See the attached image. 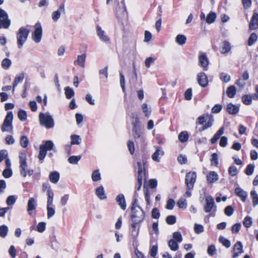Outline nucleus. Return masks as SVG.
<instances>
[{
  "mask_svg": "<svg viewBox=\"0 0 258 258\" xmlns=\"http://www.w3.org/2000/svg\"><path fill=\"white\" fill-rule=\"evenodd\" d=\"M46 228V223L44 222H39L37 226V230L40 233L43 232Z\"/></svg>",
  "mask_w": 258,
  "mask_h": 258,
  "instance_id": "774afa93",
  "label": "nucleus"
},
{
  "mask_svg": "<svg viewBox=\"0 0 258 258\" xmlns=\"http://www.w3.org/2000/svg\"><path fill=\"white\" fill-rule=\"evenodd\" d=\"M216 248L214 244L209 245L207 249V253L210 256H213L216 252Z\"/></svg>",
  "mask_w": 258,
  "mask_h": 258,
  "instance_id": "052dcab7",
  "label": "nucleus"
},
{
  "mask_svg": "<svg viewBox=\"0 0 258 258\" xmlns=\"http://www.w3.org/2000/svg\"><path fill=\"white\" fill-rule=\"evenodd\" d=\"M18 117L19 119L22 121L26 120L27 117L26 112L23 110H19L18 113Z\"/></svg>",
  "mask_w": 258,
  "mask_h": 258,
  "instance_id": "864d4df0",
  "label": "nucleus"
},
{
  "mask_svg": "<svg viewBox=\"0 0 258 258\" xmlns=\"http://www.w3.org/2000/svg\"><path fill=\"white\" fill-rule=\"evenodd\" d=\"M252 96L248 95H244L242 97V101L245 105H250L252 102Z\"/></svg>",
  "mask_w": 258,
  "mask_h": 258,
  "instance_id": "603ef678",
  "label": "nucleus"
},
{
  "mask_svg": "<svg viewBox=\"0 0 258 258\" xmlns=\"http://www.w3.org/2000/svg\"><path fill=\"white\" fill-rule=\"evenodd\" d=\"M96 195L100 200H104L106 198V196L102 186H100L96 188Z\"/></svg>",
  "mask_w": 258,
  "mask_h": 258,
  "instance_id": "c85d7f7f",
  "label": "nucleus"
},
{
  "mask_svg": "<svg viewBox=\"0 0 258 258\" xmlns=\"http://www.w3.org/2000/svg\"><path fill=\"white\" fill-rule=\"evenodd\" d=\"M116 201L122 210H124L126 209V203L123 194L118 195L116 198Z\"/></svg>",
  "mask_w": 258,
  "mask_h": 258,
  "instance_id": "b1692460",
  "label": "nucleus"
},
{
  "mask_svg": "<svg viewBox=\"0 0 258 258\" xmlns=\"http://www.w3.org/2000/svg\"><path fill=\"white\" fill-rule=\"evenodd\" d=\"M178 243L182 241V237L180 232H175L173 234V239Z\"/></svg>",
  "mask_w": 258,
  "mask_h": 258,
  "instance_id": "4d7b16f0",
  "label": "nucleus"
},
{
  "mask_svg": "<svg viewBox=\"0 0 258 258\" xmlns=\"http://www.w3.org/2000/svg\"><path fill=\"white\" fill-rule=\"evenodd\" d=\"M250 196L252 198L253 206L255 207L258 205V195L256 191L252 190L250 192Z\"/></svg>",
  "mask_w": 258,
  "mask_h": 258,
  "instance_id": "a19ab883",
  "label": "nucleus"
},
{
  "mask_svg": "<svg viewBox=\"0 0 258 258\" xmlns=\"http://www.w3.org/2000/svg\"><path fill=\"white\" fill-rule=\"evenodd\" d=\"M231 49V46L230 43L227 41H224L221 52L223 54H226L230 52Z\"/></svg>",
  "mask_w": 258,
  "mask_h": 258,
  "instance_id": "7c9ffc66",
  "label": "nucleus"
},
{
  "mask_svg": "<svg viewBox=\"0 0 258 258\" xmlns=\"http://www.w3.org/2000/svg\"><path fill=\"white\" fill-rule=\"evenodd\" d=\"M238 171L237 168L234 165L230 166L228 169V173L231 176H234L236 175L238 173Z\"/></svg>",
  "mask_w": 258,
  "mask_h": 258,
  "instance_id": "680f3d73",
  "label": "nucleus"
},
{
  "mask_svg": "<svg viewBox=\"0 0 258 258\" xmlns=\"http://www.w3.org/2000/svg\"><path fill=\"white\" fill-rule=\"evenodd\" d=\"M9 229L7 226L3 225L0 226V236L5 238L8 234Z\"/></svg>",
  "mask_w": 258,
  "mask_h": 258,
  "instance_id": "ea45409f",
  "label": "nucleus"
},
{
  "mask_svg": "<svg viewBox=\"0 0 258 258\" xmlns=\"http://www.w3.org/2000/svg\"><path fill=\"white\" fill-rule=\"evenodd\" d=\"M49 180L53 183H56L59 179V174L57 171L50 172L49 174Z\"/></svg>",
  "mask_w": 258,
  "mask_h": 258,
  "instance_id": "cd10ccee",
  "label": "nucleus"
},
{
  "mask_svg": "<svg viewBox=\"0 0 258 258\" xmlns=\"http://www.w3.org/2000/svg\"><path fill=\"white\" fill-rule=\"evenodd\" d=\"M186 40V37L183 35H178L176 37L175 41L180 45H183L185 43Z\"/></svg>",
  "mask_w": 258,
  "mask_h": 258,
  "instance_id": "58836bf2",
  "label": "nucleus"
},
{
  "mask_svg": "<svg viewBox=\"0 0 258 258\" xmlns=\"http://www.w3.org/2000/svg\"><path fill=\"white\" fill-rule=\"evenodd\" d=\"M255 166L253 164H248L245 171V173L247 175H251L253 174Z\"/></svg>",
  "mask_w": 258,
  "mask_h": 258,
  "instance_id": "6e6d98bb",
  "label": "nucleus"
},
{
  "mask_svg": "<svg viewBox=\"0 0 258 258\" xmlns=\"http://www.w3.org/2000/svg\"><path fill=\"white\" fill-rule=\"evenodd\" d=\"M47 209V217L48 219H50L53 217L55 213V209L52 207H48Z\"/></svg>",
  "mask_w": 258,
  "mask_h": 258,
  "instance_id": "e2e57ef3",
  "label": "nucleus"
},
{
  "mask_svg": "<svg viewBox=\"0 0 258 258\" xmlns=\"http://www.w3.org/2000/svg\"><path fill=\"white\" fill-rule=\"evenodd\" d=\"M139 224V223L133 222L131 226L130 233L133 239H136L139 235L140 228Z\"/></svg>",
  "mask_w": 258,
  "mask_h": 258,
  "instance_id": "a211bd4d",
  "label": "nucleus"
},
{
  "mask_svg": "<svg viewBox=\"0 0 258 258\" xmlns=\"http://www.w3.org/2000/svg\"><path fill=\"white\" fill-rule=\"evenodd\" d=\"M13 119V114L12 111H9L5 117L4 121L1 127L2 131L3 132H11L13 130L12 121Z\"/></svg>",
  "mask_w": 258,
  "mask_h": 258,
  "instance_id": "423d86ee",
  "label": "nucleus"
},
{
  "mask_svg": "<svg viewBox=\"0 0 258 258\" xmlns=\"http://www.w3.org/2000/svg\"><path fill=\"white\" fill-rule=\"evenodd\" d=\"M81 156H72L68 159V161L72 164H76L81 160Z\"/></svg>",
  "mask_w": 258,
  "mask_h": 258,
  "instance_id": "09e8293b",
  "label": "nucleus"
},
{
  "mask_svg": "<svg viewBox=\"0 0 258 258\" xmlns=\"http://www.w3.org/2000/svg\"><path fill=\"white\" fill-rule=\"evenodd\" d=\"M86 57L85 54L78 55L76 60L77 64L81 67H85Z\"/></svg>",
  "mask_w": 258,
  "mask_h": 258,
  "instance_id": "72a5a7b5",
  "label": "nucleus"
},
{
  "mask_svg": "<svg viewBox=\"0 0 258 258\" xmlns=\"http://www.w3.org/2000/svg\"><path fill=\"white\" fill-rule=\"evenodd\" d=\"M40 123L47 129L52 128L54 125L52 116L49 112L40 113L39 115Z\"/></svg>",
  "mask_w": 258,
  "mask_h": 258,
  "instance_id": "f03ea898",
  "label": "nucleus"
},
{
  "mask_svg": "<svg viewBox=\"0 0 258 258\" xmlns=\"http://www.w3.org/2000/svg\"><path fill=\"white\" fill-rule=\"evenodd\" d=\"M206 178L209 183H213L218 180L219 175L215 171H210L207 174Z\"/></svg>",
  "mask_w": 258,
  "mask_h": 258,
  "instance_id": "412c9836",
  "label": "nucleus"
},
{
  "mask_svg": "<svg viewBox=\"0 0 258 258\" xmlns=\"http://www.w3.org/2000/svg\"><path fill=\"white\" fill-rule=\"evenodd\" d=\"M224 130V127L222 126L216 132L213 137L211 139V143L212 144H214L217 142L220 137L223 134Z\"/></svg>",
  "mask_w": 258,
  "mask_h": 258,
  "instance_id": "a878e982",
  "label": "nucleus"
},
{
  "mask_svg": "<svg viewBox=\"0 0 258 258\" xmlns=\"http://www.w3.org/2000/svg\"><path fill=\"white\" fill-rule=\"evenodd\" d=\"M214 120V119L213 116L211 114H209L208 119L206 123L202 127V130H205L208 128L211 127L213 125Z\"/></svg>",
  "mask_w": 258,
  "mask_h": 258,
  "instance_id": "2f4dec72",
  "label": "nucleus"
},
{
  "mask_svg": "<svg viewBox=\"0 0 258 258\" xmlns=\"http://www.w3.org/2000/svg\"><path fill=\"white\" fill-rule=\"evenodd\" d=\"M20 173L24 177L27 175L31 176L34 172L33 169H27V164L26 162V154L25 152H21L19 154Z\"/></svg>",
  "mask_w": 258,
  "mask_h": 258,
  "instance_id": "f257e3e1",
  "label": "nucleus"
},
{
  "mask_svg": "<svg viewBox=\"0 0 258 258\" xmlns=\"http://www.w3.org/2000/svg\"><path fill=\"white\" fill-rule=\"evenodd\" d=\"M188 135L186 132H182L178 135V139L181 142H185L188 140Z\"/></svg>",
  "mask_w": 258,
  "mask_h": 258,
  "instance_id": "a18cd8bd",
  "label": "nucleus"
},
{
  "mask_svg": "<svg viewBox=\"0 0 258 258\" xmlns=\"http://www.w3.org/2000/svg\"><path fill=\"white\" fill-rule=\"evenodd\" d=\"M92 179L93 181H98L101 180V175L99 170H94L92 174Z\"/></svg>",
  "mask_w": 258,
  "mask_h": 258,
  "instance_id": "37998d69",
  "label": "nucleus"
},
{
  "mask_svg": "<svg viewBox=\"0 0 258 258\" xmlns=\"http://www.w3.org/2000/svg\"><path fill=\"white\" fill-rule=\"evenodd\" d=\"M178 243L175 241L174 239H170L168 241V246L170 249L172 251H176L178 250L179 246Z\"/></svg>",
  "mask_w": 258,
  "mask_h": 258,
  "instance_id": "f704fd0d",
  "label": "nucleus"
},
{
  "mask_svg": "<svg viewBox=\"0 0 258 258\" xmlns=\"http://www.w3.org/2000/svg\"><path fill=\"white\" fill-rule=\"evenodd\" d=\"M61 13H65L64 4L63 3L61 4L59 6L58 9L52 13L51 18L53 21L56 22L60 18Z\"/></svg>",
  "mask_w": 258,
  "mask_h": 258,
  "instance_id": "ddd939ff",
  "label": "nucleus"
},
{
  "mask_svg": "<svg viewBox=\"0 0 258 258\" xmlns=\"http://www.w3.org/2000/svg\"><path fill=\"white\" fill-rule=\"evenodd\" d=\"M152 217L154 219H158L160 216V213L157 208H154L151 212Z\"/></svg>",
  "mask_w": 258,
  "mask_h": 258,
  "instance_id": "0e129e2a",
  "label": "nucleus"
},
{
  "mask_svg": "<svg viewBox=\"0 0 258 258\" xmlns=\"http://www.w3.org/2000/svg\"><path fill=\"white\" fill-rule=\"evenodd\" d=\"M142 109L145 115L148 117L151 113V107H149L147 103H143L142 105Z\"/></svg>",
  "mask_w": 258,
  "mask_h": 258,
  "instance_id": "c9c22d12",
  "label": "nucleus"
},
{
  "mask_svg": "<svg viewBox=\"0 0 258 258\" xmlns=\"http://www.w3.org/2000/svg\"><path fill=\"white\" fill-rule=\"evenodd\" d=\"M71 144L72 145H79L81 142V139L79 136L72 135L71 136Z\"/></svg>",
  "mask_w": 258,
  "mask_h": 258,
  "instance_id": "c03bdc74",
  "label": "nucleus"
},
{
  "mask_svg": "<svg viewBox=\"0 0 258 258\" xmlns=\"http://www.w3.org/2000/svg\"><path fill=\"white\" fill-rule=\"evenodd\" d=\"M208 114H204L203 115L199 116L198 118V123L199 124L204 125L205 124L204 123L206 122L208 119Z\"/></svg>",
  "mask_w": 258,
  "mask_h": 258,
  "instance_id": "8fccbe9b",
  "label": "nucleus"
},
{
  "mask_svg": "<svg viewBox=\"0 0 258 258\" xmlns=\"http://www.w3.org/2000/svg\"><path fill=\"white\" fill-rule=\"evenodd\" d=\"M131 218L133 222L140 223L145 218V212L141 207L132 208Z\"/></svg>",
  "mask_w": 258,
  "mask_h": 258,
  "instance_id": "20e7f679",
  "label": "nucleus"
},
{
  "mask_svg": "<svg viewBox=\"0 0 258 258\" xmlns=\"http://www.w3.org/2000/svg\"><path fill=\"white\" fill-rule=\"evenodd\" d=\"M39 150L38 158L40 160L43 161L46 155L47 151L43 148V147L41 146H40Z\"/></svg>",
  "mask_w": 258,
  "mask_h": 258,
  "instance_id": "3c124183",
  "label": "nucleus"
},
{
  "mask_svg": "<svg viewBox=\"0 0 258 258\" xmlns=\"http://www.w3.org/2000/svg\"><path fill=\"white\" fill-rule=\"evenodd\" d=\"M146 161L143 160V163L140 162H137V165L138 166V182L137 185L136 187V190H139L141 187L142 185V181L143 178L145 175V164Z\"/></svg>",
  "mask_w": 258,
  "mask_h": 258,
  "instance_id": "39448f33",
  "label": "nucleus"
},
{
  "mask_svg": "<svg viewBox=\"0 0 258 258\" xmlns=\"http://www.w3.org/2000/svg\"><path fill=\"white\" fill-rule=\"evenodd\" d=\"M25 75L23 73H22L17 75L13 82V91H14L16 87L18 85L19 83L22 82L24 78Z\"/></svg>",
  "mask_w": 258,
  "mask_h": 258,
  "instance_id": "bb28decb",
  "label": "nucleus"
},
{
  "mask_svg": "<svg viewBox=\"0 0 258 258\" xmlns=\"http://www.w3.org/2000/svg\"><path fill=\"white\" fill-rule=\"evenodd\" d=\"M36 201L33 198H30L27 204V211L30 215L33 216L32 211L36 209Z\"/></svg>",
  "mask_w": 258,
  "mask_h": 258,
  "instance_id": "6ab92c4d",
  "label": "nucleus"
},
{
  "mask_svg": "<svg viewBox=\"0 0 258 258\" xmlns=\"http://www.w3.org/2000/svg\"><path fill=\"white\" fill-rule=\"evenodd\" d=\"M199 64L203 70L207 71L208 69L209 60L205 53H201L199 56Z\"/></svg>",
  "mask_w": 258,
  "mask_h": 258,
  "instance_id": "4468645a",
  "label": "nucleus"
},
{
  "mask_svg": "<svg viewBox=\"0 0 258 258\" xmlns=\"http://www.w3.org/2000/svg\"><path fill=\"white\" fill-rule=\"evenodd\" d=\"M194 230L196 233L200 234L204 231V227L203 225L198 224H195Z\"/></svg>",
  "mask_w": 258,
  "mask_h": 258,
  "instance_id": "69168bd1",
  "label": "nucleus"
},
{
  "mask_svg": "<svg viewBox=\"0 0 258 258\" xmlns=\"http://www.w3.org/2000/svg\"><path fill=\"white\" fill-rule=\"evenodd\" d=\"M233 254L232 255V258H236L243 252V246L241 242L237 241L234 245L233 247Z\"/></svg>",
  "mask_w": 258,
  "mask_h": 258,
  "instance_id": "f8f14e48",
  "label": "nucleus"
},
{
  "mask_svg": "<svg viewBox=\"0 0 258 258\" xmlns=\"http://www.w3.org/2000/svg\"><path fill=\"white\" fill-rule=\"evenodd\" d=\"M133 137L137 143L144 144L146 140V137L143 132L140 129L134 125L133 129Z\"/></svg>",
  "mask_w": 258,
  "mask_h": 258,
  "instance_id": "1a4fd4ad",
  "label": "nucleus"
},
{
  "mask_svg": "<svg viewBox=\"0 0 258 258\" xmlns=\"http://www.w3.org/2000/svg\"><path fill=\"white\" fill-rule=\"evenodd\" d=\"M217 16L215 13L210 12L206 18V21L208 24H211L215 21Z\"/></svg>",
  "mask_w": 258,
  "mask_h": 258,
  "instance_id": "4c0bfd02",
  "label": "nucleus"
},
{
  "mask_svg": "<svg viewBox=\"0 0 258 258\" xmlns=\"http://www.w3.org/2000/svg\"><path fill=\"white\" fill-rule=\"evenodd\" d=\"M178 206L180 208L185 209L187 207L186 200L184 199H180L177 203Z\"/></svg>",
  "mask_w": 258,
  "mask_h": 258,
  "instance_id": "338daca9",
  "label": "nucleus"
},
{
  "mask_svg": "<svg viewBox=\"0 0 258 258\" xmlns=\"http://www.w3.org/2000/svg\"><path fill=\"white\" fill-rule=\"evenodd\" d=\"M243 224L245 227L249 228L252 224V218L248 216H246L243 220Z\"/></svg>",
  "mask_w": 258,
  "mask_h": 258,
  "instance_id": "de8ad7c7",
  "label": "nucleus"
},
{
  "mask_svg": "<svg viewBox=\"0 0 258 258\" xmlns=\"http://www.w3.org/2000/svg\"><path fill=\"white\" fill-rule=\"evenodd\" d=\"M47 207H51L53 203V199L54 194L51 189H48L47 191Z\"/></svg>",
  "mask_w": 258,
  "mask_h": 258,
  "instance_id": "c756f323",
  "label": "nucleus"
},
{
  "mask_svg": "<svg viewBox=\"0 0 258 258\" xmlns=\"http://www.w3.org/2000/svg\"><path fill=\"white\" fill-rule=\"evenodd\" d=\"M206 204L204 206V211L206 213H210L211 211L216 212L217 207L215 205L214 198L210 196H207L205 198Z\"/></svg>",
  "mask_w": 258,
  "mask_h": 258,
  "instance_id": "9d476101",
  "label": "nucleus"
},
{
  "mask_svg": "<svg viewBox=\"0 0 258 258\" xmlns=\"http://www.w3.org/2000/svg\"><path fill=\"white\" fill-rule=\"evenodd\" d=\"M220 79L225 83L229 82L231 80V77L225 73H221L220 75Z\"/></svg>",
  "mask_w": 258,
  "mask_h": 258,
  "instance_id": "bf43d9fd",
  "label": "nucleus"
},
{
  "mask_svg": "<svg viewBox=\"0 0 258 258\" xmlns=\"http://www.w3.org/2000/svg\"><path fill=\"white\" fill-rule=\"evenodd\" d=\"M239 110V106L231 103L227 105V111L230 114H236Z\"/></svg>",
  "mask_w": 258,
  "mask_h": 258,
  "instance_id": "5701e85b",
  "label": "nucleus"
},
{
  "mask_svg": "<svg viewBox=\"0 0 258 258\" xmlns=\"http://www.w3.org/2000/svg\"><path fill=\"white\" fill-rule=\"evenodd\" d=\"M29 30L24 27H21L17 34V45L19 48H21L26 41Z\"/></svg>",
  "mask_w": 258,
  "mask_h": 258,
  "instance_id": "7ed1b4c3",
  "label": "nucleus"
},
{
  "mask_svg": "<svg viewBox=\"0 0 258 258\" xmlns=\"http://www.w3.org/2000/svg\"><path fill=\"white\" fill-rule=\"evenodd\" d=\"M12 64L11 60L7 58H4L2 62V67L5 70L8 69Z\"/></svg>",
  "mask_w": 258,
  "mask_h": 258,
  "instance_id": "49530a36",
  "label": "nucleus"
},
{
  "mask_svg": "<svg viewBox=\"0 0 258 258\" xmlns=\"http://www.w3.org/2000/svg\"><path fill=\"white\" fill-rule=\"evenodd\" d=\"M11 24L7 13L0 8V28L8 29Z\"/></svg>",
  "mask_w": 258,
  "mask_h": 258,
  "instance_id": "6e6552de",
  "label": "nucleus"
},
{
  "mask_svg": "<svg viewBox=\"0 0 258 258\" xmlns=\"http://www.w3.org/2000/svg\"><path fill=\"white\" fill-rule=\"evenodd\" d=\"M155 148L156 151L152 155V159L155 162H159L161 157L164 155V152L161 147L156 146Z\"/></svg>",
  "mask_w": 258,
  "mask_h": 258,
  "instance_id": "dca6fc26",
  "label": "nucleus"
},
{
  "mask_svg": "<svg viewBox=\"0 0 258 258\" xmlns=\"http://www.w3.org/2000/svg\"><path fill=\"white\" fill-rule=\"evenodd\" d=\"M236 195L239 197L243 202H245L247 199L248 194L247 192L243 190L241 187H237L235 189Z\"/></svg>",
  "mask_w": 258,
  "mask_h": 258,
  "instance_id": "aec40b11",
  "label": "nucleus"
},
{
  "mask_svg": "<svg viewBox=\"0 0 258 258\" xmlns=\"http://www.w3.org/2000/svg\"><path fill=\"white\" fill-rule=\"evenodd\" d=\"M35 31L32 33V39L36 43H39L42 37V28L41 24L39 23L35 24Z\"/></svg>",
  "mask_w": 258,
  "mask_h": 258,
  "instance_id": "9b49d317",
  "label": "nucleus"
},
{
  "mask_svg": "<svg viewBox=\"0 0 258 258\" xmlns=\"http://www.w3.org/2000/svg\"><path fill=\"white\" fill-rule=\"evenodd\" d=\"M224 130V127L222 126L216 132L213 137L211 139V143L212 144H214L217 142L220 137L223 134Z\"/></svg>",
  "mask_w": 258,
  "mask_h": 258,
  "instance_id": "393cba45",
  "label": "nucleus"
},
{
  "mask_svg": "<svg viewBox=\"0 0 258 258\" xmlns=\"http://www.w3.org/2000/svg\"><path fill=\"white\" fill-rule=\"evenodd\" d=\"M97 34L100 39L104 42H109L110 39L108 36H107L101 27L97 26L96 27Z\"/></svg>",
  "mask_w": 258,
  "mask_h": 258,
  "instance_id": "f3484780",
  "label": "nucleus"
},
{
  "mask_svg": "<svg viewBox=\"0 0 258 258\" xmlns=\"http://www.w3.org/2000/svg\"><path fill=\"white\" fill-rule=\"evenodd\" d=\"M64 93L66 97L68 99H70L74 96L75 93L72 88L69 87H66L64 88Z\"/></svg>",
  "mask_w": 258,
  "mask_h": 258,
  "instance_id": "79ce46f5",
  "label": "nucleus"
},
{
  "mask_svg": "<svg viewBox=\"0 0 258 258\" xmlns=\"http://www.w3.org/2000/svg\"><path fill=\"white\" fill-rule=\"evenodd\" d=\"M196 178L197 174L196 172L190 171L186 174L185 182L187 189L191 190L194 188Z\"/></svg>",
  "mask_w": 258,
  "mask_h": 258,
  "instance_id": "0eeeda50",
  "label": "nucleus"
},
{
  "mask_svg": "<svg viewBox=\"0 0 258 258\" xmlns=\"http://www.w3.org/2000/svg\"><path fill=\"white\" fill-rule=\"evenodd\" d=\"M227 95L230 98H232L234 97L236 93V89L234 86L232 85L228 87L227 90Z\"/></svg>",
  "mask_w": 258,
  "mask_h": 258,
  "instance_id": "473e14b6",
  "label": "nucleus"
},
{
  "mask_svg": "<svg viewBox=\"0 0 258 258\" xmlns=\"http://www.w3.org/2000/svg\"><path fill=\"white\" fill-rule=\"evenodd\" d=\"M197 81L199 84L203 87H206L208 84V77L203 72L199 73L197 75Z\"/></svg>",
  "mask_w": 258,
  "mask_h": 258,
  "instance_id": "2eb2a0df",
  "label": "nucleus"
},
{
  "mask_svg": "<svg viewBox=\"0 0 258 258\" xmlns=\"http://www.w3.org/2000/svg\"><path fill=\"white\" fill-rule=\"evenodd\" d=\"M43 147V148L46 151H50L53 149L54 147L53 143L52 141L48 140L44 142V144L40 145Z\"/></svg>",
  "mask_w": 258,
  "mask_h": 258,
  "instance_id": "e433bc0d",
  "label": "nucleus"
},
{
  "mask_svg": "<svg viewBox=\"0 0 258 258\" xmlns=\"http://www.w3.org/2000/svg\"><path fill=\"white\" fill-rule=\"evenodd\" d=\"M257 36L254 33H252L248 38V44L249 46L253 45L257 40Z\"/></svg>",
  "mask_w": 258,
  "mask_h": 258,
  "instance_id": "5fc2aeb1",
  "label": "nucleus"
},
{
  "mask_svg": "<svg viewBox=\"0 0 258 258\" xmlns=\"http://www.w3.org/2000/svg\"><path fill=\"white\" fill-rule=\"evenodd\" d=\"M250 30H255L258 28V14L254 13L249 25Z\"/></svg>",
  "mask_w": 258,
  "mask_h": 258,
  "instance_id": "4be33fe9",
  "label": "nucleus"
},
{
  "mask_svg": "<svg viewBox=\"0 0 258 258\" xmlns=\"http://www.w3.org/2000/svg\"><path fill=\"white\" fill-rule=\"evenodd\" d=\"M20 145L23 148H26L29 144V140L26 136H23L21 137L20 141Z\"/></svg>",
  "mask_w": 258,
  "mask_h": 258,
  "instance_id": "13d9d810",
  "label": "nucleus"
}]
</instances>
